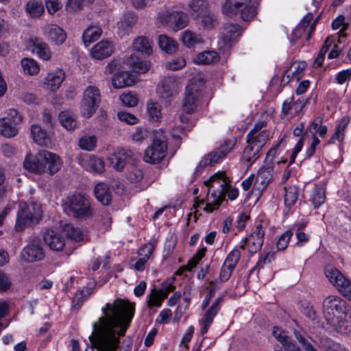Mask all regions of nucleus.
<instances>
[{"label": "nucleus", "instance_id": "obj_32", "mask_svg": "<svg viewBox=\"0 0 351 351\" xmlns=\"http://www.w3.org/2000/svg\"><path fill=\"white\" fill-rule=\"evenodd\" d=\"M94 193L97 199L103 205L108 206L111 203L112 195L109 185L106 183L97 184L94 189Z\"/></svg>", "mask_w": 351, "mask_h": 351}, {"label": "nucleus", "instance_id": "obj_3", "mask_svg": "<svg viewBox=\"0 0 351 351\" xmlns=\"http://www.w3.org/2000/svg\"><path fill=\"white\" fill-rule=\"evenodd\" d=\"M43 210L37 203L20 202L16 215L15 230L21 232L26 228L37 224L42 219Z\"/></svg>", "mask_w": 351, "mask_h": 351}, {"label": "nucleus", "instance_id": "obj_50", "mask_svg": "<svg viewBox=\"0 0 351 351\" xmlns=\"http://www.w3.org/2000/svg\"><path fill=\"white\" fill-rule=\"evenodd\" d=\"M25 11L32 18H38L45 12V8L41 2L29 1L25 5Z\"/></svg>", "mask_w": 351, "mask_h": 351}, {"label": "nucleus", "instance_id": "obj_11", "mask_svg": "<svg viewBox=\"0 0 351 351\" xmlns=\"http://www.w3.org/2000/svg\"><path fill=\"white\" fill-rule=\"evenodd\" d=\"M234 143L231 140H225L217 149L210 152L199 163V167L213 166L223 160L232 149Z\"/></svg>", "mask_w": 351, "mask_h": 351}, {"label": "nucleus", "instance_id": "obj_18", "mask_svg": "<svg viewBox=\"0 0 351 351\" xmlns=\"http://www.w3.org/2000/svg\"><path fill=\"white\" fill-rule=\"evenodd\" d=\"M306 103L307 100L300 98L295 100L292 96L283 102L282 114L286 117L293 118L302 111Z\"/></svg>", "mask_w": 351, "mask_h": 351}, {"label": "nucleus", "instance_id": "obj_46", "mask_svg": "<svg viewBox=\"0 0 351 351\" xmlns=\"http://www.w3.org/2000/svg\"><path fill=\"white\" fill-rule=\"evenodd\" d=\"M261 149L256 146L252 145L251 143H247L243 152V160L252 164L260 157V151Z\"/></svg>", "mask_w": 351, "mask_h": 351}, {"label": "nucleus", "instance_id": "obj_36", "mask_svg": "<svg viewBox=\"0 0 351 351\" xmlns=\"http://www.w3.org/2000/svg\"><path fill=\"white\" fill-rule=\"evenodd\" d=\"M165 299V295H162L161 290L153 288L147 295V305L150 309L160 307Z\"/></svg>", "mask_w": 351, "mask_h": 351}, {"label": "nucleus", "instance_id": "obj_8", "mask_svg": "<svg viewBox=\"0 0 351 351\" xmlns=\"http://www.w3.org/2000/svg\"><path fill=\"white\" fill-rule=\"evenodd\" d=\"M101 101L100 91L95 86H88L84 92L81 112L83 117H90L95 112Z\"/></svg>", "mask_w": 351, "mask_h": 351}, {"label": "nucleus", "instance_id": "obj_55", "mask_svg": "<svg viewBox=\"0 0 351 351\" xmlns=\"http://www.w3.org/2000/svg\"><path fill=\"white\" fill-rule=\"evenodd\" d=\"M97 142L95 136H84L79 140V146L82 149L92 151L95 148Z\"/></svg>", "mask_w": 351, "mask_h": 351}, {"label": "nucleus", "instance_id": "obj_6", "mask_svg": "<svg viewBox=\"0 0 351 351\" xmlns=\"http://www.w3.org/2000/svg\"><path fill=\"white\" fill-rule=\"evenodd\" d=\"M266 226V222L263 221H256L253 232L246 237L244 243L240 247L242 249L246 248L251 254L258 252L263 245Z\"/></svg>", "mask_w": 351, "mask_h": 351}, {"label": "nucleus", "instance_id": "obj_28", "mask_svg": "<svg viewBox=\"0 0 351 351\" xmlns=\"http://www.w3.org/2000/svg\"><path fill=\"white\" fill-rule=\"evenodd\" d=\"M127 179L134 184L137 191L145 190L149 186V182L144 178V174L141 169L132 167L127 173Z\"/></svg>", "mask_w": 351, "mask_h": 351}, {"label": "nucleus", "instance_id": "obj_16", "mask_svg": "<svg viewBox=\"0 0 351 351\" xmlns=\"http://www.w3.org/2000/svg\"><path fill=\"white\" fill-rule=\"evenodd\" d=\"M223 300V299L222 297L217 298L212 304L210 307L204 313L203 317L199 322L201 326L200 334L202 335H205L208 332L215 317L221 309Z\"/></svg>", "mask_w": 351, "mask_h": 351}, {"label": "nucleus", "instance_id": "obj_49", "mask_svg": "<svg viewBox=\"0 0 351 351\" xmlns=\"http://www.w3.org/2000/svg\"><path fill=\"white\" fill-rule=\"evenodd\" d=\"M21 66L26 75H34L40 71V66L38 62L32 58H25L21 60Z\"/></svg>", "mask_w": 351, "mask_h": 351}, {"label": "nucleus", "instance_id": "obj_26", "mask_svg": "<svg viewBox=\"0 0 351 351\" xmlns=\"http://www.w3.org/2000/svg\"><path fill=\"white\" fill-rule=\"evenodd\" d=\"M176 86L177 84L174 78L171 77H165L162 82V85L158 88V93L160 97L169 103L173 96L176 93Z\"/></svg>", "mask_w": 351, "mask_h": 351}, {"label": "nucleus", "instance_id": "obj_60", "mask_svg": "<svg viewBox=\"0 0 351 351\" xmlns=\"http://www.w3.org/2000/svg\"><path fill=\"white\" fill-rule=\"evenodd\" d=\"M234 269V267L223 263L219 271V280H218L219 283L228 281L230 279Z\"/></svg>", "mask_w": 351, "mask_h": 351}, {"label": "nucleus", "instance_id": "obj_12", "mask_svg": "<svg viewBox=\"0 0 351 351\" xmlns=\"http://www.w3.org/2000/svg\"><path fill=\"white\" fill-rule=\"evenodd\" d=\"M21 256L23 260L29 263L43 259L45 253L40 239L37 237H33L28 245L22 250Z\"/></svg>", "mask_w": 351, "mask_h": 351}, {"label": "nucleus", "instance_id": "obj_10", "mask_svg": "<svg viewBox=\"0 0 351 351\" xmlns=\"http://www.w3.org/2000/svg\"><path fill=\"white\" fill-rule=\"evenodd\" d=\"M158 19L161 23L169 25L172 27L175 31L183 29L188 23L187 15L179 11H165L158 14Z\"/></svg>", "mask_w": 351, "mask_h": 351}, {"label": "nucleus", "instance_id": "obj_51", "mask_svg": "<svg viewBox=\"0 0 351 351\" xmlns=\"http://www.w3.org/2000/svg\"><path fill=\"white\" fill-rule=\"evenodd\" d=\"M206 289L208 290V293L206 295L202 304V307L203 309H205L208 306L210 300L215 295V291L219 289V282L217 280H210L208 282V285L206 286Z\"/></svg>", "mask_w": 351, "mask_h": 351}, {"label": "nucleus", "instance_id": "obj_44", "mask_svg": "<svg viewBox=\"0 0 351 351\" xmlns=\"http://www.w3.org/2000/svg\"><path fill=\"white\" fill-rule=\"evenodd\" d=\"M147 113L149 119L153 122H158L161 118V106L154 101L149 100L147 103Z\"/></svg>", "mask_w": 351, "mask_h": 351}, {"label": "nucleus", "instance_id": "obj_41", "mask_svg": "<svg viewBox=\"0 0 351 351\" xmlns=\"http://www.w3.org/2000/svg\"><path fill=\"white\" fill-rule=\"evenodd\" d=\"M18 134L16 125L9 121L8 119H0V134L7 137L12 138Z\"/></svg>", "mask_w": 351, "mask_h": 351}, {"label": "nucleus", "instance_id": "obj_9", "mask_svg": "<svg viewBox=\"0 0 351 351\" xmlns=\"http://www.w3.org/2000/svg\"><path fill=\"white\" fill-rule=\"evenodd\" d=\"M211 183L208 180L205 182L206 185L209 187L206 200L197 199L195 203V206L199 207L206 202V206L204 208V210L207 213H212L213 210L218 209L224 199L223 190L219 188H217V190L214 189L215 188L210 186Z\"/></svg>", "mask_w": 351, "mask_h": 351}, {"label": "nucleus", "instance_id": "obj_38", "mask_svg": "<svg viewBox=\"0 0 351 351\" xmlns=\"http://www.w3.org/2000/svg\"><path fill=\"white\" fill-rule=\"evenodd\" d=\"M327 324L339 333L344 335L351 334V324L348 323V318L342 319L340 317H337V318Z\"/></svg>", "mask_w": 351, "mask_h": 351}, {"label": "nucleus", "instance_id": "obj_48", "mask_svg": "<svg viewBox=\"0 0 351 351\" xmlns=\"http://www.w3.org/2000/svg\"><path fill=\"white\" fill-rule=\"evenodd\" d=\"M132 48L134 51L150 55L152 49L149 40L144 36L136 38L132 44Z\"/></svg>", "mask_w": 351, "mask_h": 351}, {"label": "nucleus", "instance_id": "obj_17", "mask_svg": "<svg viewBox=\"0 0 351 351\" xmlns=\"http://www.w3.org/2000/svg\"><path fill=\"white\" fill-rule=\"evenodd\" d=\"M79 164L87 171L102 173L105 171V162L95 155H86L80 158Z\"/></svg>", "mask_w": 351, "mask_h": 351}, {"label": "nucleus", "instance_id": "obj_43", "mask_svg": "<svg viewBox=\"0 0 351 351\" xmlns=\"http://www.w3.org/2000/svg\"><path fill=\"white\" fill-rule=\"evenodd\" d=\"M158 45L162 50L170 54L175 53L178 47V43L166 35L158 36Z\"/></svg>", "mask_w": 351, "mask_h": 351}, {"label": "nucleus", "instance_id": "obj_1", "mask_svg": "<svg viewBox=\"0 0 351 351\" xmlns=\"http://www.w3.org/2000/svg\"><path fill=\"white\" fill-rule=\"evenodd\" d=\"M101 311L104 315L93 323L89 339L97 351H117L119 339L125 335L133 318L134 307L128 301L117 299L112 304L106 303Z\"/></svg>", "mask_w": 351, "mask_h": 351}, {"label": "nucleus", "instance_id": "obj_62", "mask_svg": "<svg viewBox=\"0 0 351 351\" xmlns=\"http://www.w3.org/2000/svg\"><path fill=\"white\" fill-rule=\"evenodd\" d=\"M326 199V195L324 190L319 189H317L311 197V200L315 208H319L322 205Z\"/></svg>", "mask_w": 351, "mask_h": 351}, {"label": "nucleus", "instance_id": "obj_33", "mask_svg": "<svg viewBox=\"0 0 351 351\" xmlns=\"http://www.w3.org/2000/svg\"><path fill=\"white\" fill-rule=\"evenodd\" d=\"M30 43L32 52L36 53L40 59L43 60L50 59L51 53L47 43L36 38L32 39Z\"/></svg>", "mask_w": 351, "mask_h": 351}, {"label": "nucleus", "instance_id": "obj_19", "mask_svg": "<svg viewBox=\"0 0 351 351\" xmlns=\"http://www.w3.org/2000/svg\"><path fill=\"white\" fill-rule=\"evenodd\" d=\"M44 36L57 45H62L66 38L65 31L56 24H47L43 28Z\"/></svg>", "mask_w": 351, "mask_h": 351}, {"label": "nucleus", "instance_id": "obj_27", "mask_svg": "<svg viewBox=\"0 0 351 351\" xmlns=\"http://www.w3.org/2000/svg\"><path fill=\"white\" fill-rule=\"evenodd\" d=\"M44 164L45 173L53 175L58 172L62 167V162L58 155L47 150H44Z\"/></svg>", "mask_w": 351, "mask_h": 351}, {"label": "nucleus", "instance_id": "obj_34", "mask_svg": "<svg viewBox=\"0 0 351 351\" xmlns=\"http://www.w3.org/2000/svg\"><path fill=\"white\" fill-rule=\"evenodd\" d=\"M112 86L115 88H122L134 84L133 76L127 71L117 73L112 78Z\"/></svg>", "mask_w": 351, "mask_h": 351}, {"label": "nucleus", "instance_id": "obj_30", "mask_svg": "<svg viewBox=\"0 0 351 351\" xmlns=\"http://www.w3.org/2000/svg\"><path fill=\"white\" fill-rule=\"evenodd\" d=\"M208 7L207 0H190L187 10L193 19H197L208 12Z\"/></svg>", "mask_w": 351, "mask_h": 351}, {"label": "nucleus", "instance_id": "obj_40", "mask_svg": "<svg viewBox=\"0 0 351 351\" xmlns=\"http://www.w3.org/2000/svg\"><path fill=\"white\" fill-rule=\"evenodd\" d=\"M325 275L329 282L335 287L346 278L339 270L331 265L325 267Z\"/></svg>", "mask_w": 351, "mask_h": 351}, {"label": "nucleus", "instance_id": "obj_15", "mask_svg": "<svg viewBox=\"0 0 351 351\" xmlns=\"http://www.w3.org/2000/svg\"><path fill=\"white\" fill-rule=\"evenodd\" d=\"M134 152L128 149L117 148L109 157L110 166L117 171L123 169L127 163L133 159Z\"/></svg>", "mask_w": 351, "mask_h": 351}, {"label": "nucleus", "instance_id": "obj_24", "mask_svg": "<svg viewBox=\"0 0 351 351\" xmlns=\"http://www.w3.org/2000/svg\"><path fill=\"white\" fill-rule=\"evenodd\" d=\"M273 169L270 167H263L261 169L254 178L253 184V191L262 192L266 189L272 178Z\"/></svg>", "mask_w": 351, "mask_h": 351}, {"label": "nucleus", "instance_id": "obj_4", "mask_svg": "<svg viewBox=\"0 0 351 351\" xmlns=\"http://www.w3.org/2000/svg\"><path fill=\"white\" fill-rule=\"evenodd\" d=\"M252 0H226L222 5V13L227 16L240 14L245 21L252 20L256 14L255 7L250 5Z\"/></svg>", "mask_w": 351, "mask_h": 351}, {"label": "nucleus", "instance_id": "obj_20", "mask_svg": "<svg viewBox=\"0 0 351 351\" xmlns=\"http://www.w3.org/2000/svg\"><path fill=\"white\" fill-rule=\"evenodd\" d=\"M199 94L194 86L191 85L186 87L185 97L182 105V112L187 114L193 113L197 108V102Z\"/></svg>", "mask_w": 351, "mask_h": 351}, {"label": "nucleus", "instance_id": "obj_31", "mask_svg": "<svg viewBox=\"0 0 351 351\" xmlns=\"http://www.w3.org/2000/svg\"><path fill=\"white\" fill-rule=\"evenodd\" d=\"M270 138L271 132L268 130L259 132H249L246 136V141L247 143H251L262 149Z\"/></svg>", "mask_w": 351, "mask_h": 351}, {"label": "nucleus", "instance_id": "obj_2", "mask_svg": "<svg viewBox=\"0 0 351 351\" xmlns=\"http://www.w3.org/2000/svg\"><path fill=\"white\" fill-rule=\"evenodd\" d=\"M62 206L64 213L73 218L88 219L93 215V208L89 199L80 193L69 194Z\"/></svg>", "mask_w": 351, "mask_h": 351}, {"label": "nucleus", "instance_id": "obj_23", "mask_svg": "<svg viewBox=\"0 0 351 351\" xmlns=\"http://www.w3.org/2000/svg\"><path fill=\"white\" fill-rule=\"evenodd\" d=\"M64 78V71L60 69H56L47 74L45 78L43 87L47 90L56 91L60 88Z\"/></svg>", "mask_w": 351, "mask_h": 351}, {"label": "nucleus", "instance_id": "obj_54", "mask_svg": "<svg viewBox=\"0 0 351 351\" xmlns=\"http://www.w3.org/2000/svg\"><path fill=\"white\" fill-rule=\"evenodd\" d=\"M348 125V122L346 121H342L340 124H339L335 130L328 141V144L335 143V140L339 141L340 143H342L344 136H345V130Z\"/></svg>", "mask_w": 351, "mask_h": 351}, {"label": "nucleus", "instance_id": "obj_61", "mask_svg": "<svg viewBox=\"0 0 351 351\" xmlns=\"http://www.w3.org/2000/svg\"><path fill=\"white\" fill-rule=\"evenodd\" d=\"M65 231L68 237L75 241H80L83 239V233L78 228L68 225L65 228Z\"/></svg>", "mask_w": 351, "mask_h": 351}, {"label": "nucleus", "instance_id": "obj_21", "mask_svg": "<svg viewBox=\"0 0 351 351\" xmlns=\"http://www.w3.org/2000/svg\"><path fill=\"white\" fill-rule=\"evenodd\" d=\"M45 244L53 251H62L65 245V240L58 232L53 230H47L43 234Z\"/></svg>", "mask_w": 351, "mask_h": 351}, {"label": "nucleus", "instance_id": "obj_14", "mask_svg": "<svg viewBox=\"0 0 351 351\" xmlns=\"http://www.w3.org/2000/svg\"><path fill=\"white\" fill-rule=\"evenodd\" d=\"M43 158L44 150L39 151L34 155L28 153L23 161V167L34 174H43L46 172Z\"/></svg>", "mask_w": 351, "mask_h": 351}, {"label": "nucleus", "instance_id": "obj_29", "mask_svg": "<svg viewBox=\"0 0 351 351\" xmlns=\"http://www.w3.org/2000/svg\"><path fill=\"white\" fill-rule=\"evenodd\" d=\"M272 335L282 344L285 351H295V349L300 348L297 343L287 335L286 331L278 326L273 328Z\"/></svg>", "mask_w": 351, "mask_h": 351}, {"label": "nucleus", "instance_id": "obj_25", "mask_svg": "<svg viewBox=\"0 0 351 351\" xmlns=\"http://www.w3.org/2000/svg\"><path fill=\"white\" fill-rule=\"evenodd\" d=\"M112 53V43L104 40L94 45L90 51L92 58L96 60L107 58L110 57Z\"/></svg>", "mask_w": 351, "mask_h": 351}, {"label": "nucleus", "instance_id": "obj_53", "mask_svg": "<svg viewBox=\"0 0 351 351\" xmlns=\"http://www.w3.org/2000/svg\"><path fill=\"white\" fill-rule=\"evenodd\" d=\"M293 334L305 351H317L311 343L310 337L305 332L295 330Z\"/></svg>", "mask_w": 351, "mask_h": 351}, {"label": "nucleus", "instance_id": "obj_13", "mask_svg": "<svg viewBox=\"0 0 351 351\" xmlns=\"http://www.w3.org/2000/svg\"><path fill=\"white\" fill-rule=\"evenodd\" d=\"M209 182H212L210 186L213 188H220L224 191V195L227 193L228 198L233 201L238 197L239 190L232 188L229 185L230 180L226 177L224 172H217L208 180Z\"/></svg>", "mask_w": 351, "mask_h": 351}, {"label": "nucleus", "instance_id": "obj_57", "mask_svg": "<svg viewBox=\"0 0 351 351\" xmlns=\"http://www.w3.org/2000/svg\"><path fill=\"white\" fill-rule=\"evenodd\" d=\"M133 58H128L127 59V64H128L133 70L134 72L138 73H144L149 69V65L146 62L139 60L137 63L133 62Z\"/></svg>", "mask_w": 351, "mask_h": 351}, {"label": "nucleus", "instance_id": "obj_45", "mask_svg": "<svg viewBox=\"0 0 351 351\" xmlns=\"http://www.w3.org/2000/svg\"><path fill=\"white\" fill-rule=\"evenodd\" d=\"M182 41L187 47H193L197 44L204 43V40L199 34L190 30H185L182 33Z\"/></svg>", "mask_w": 351, "mask_h": 351}, {"label": "nucleus", "instance_id": "obj_58", "mask_svg": "<svg viewBox=\"0 0 351 351\" xmlns=\"http://www.w3.org/2000/svg\"><path fill=\"white\" fill-rule=\"evenodd\" d=\"M293 236V232L291 230L285 231L278 239L276 243V247L278 250H285L290 241L291 238Z\"/></svg>", "mask_w": 351, "mask_h": 351}, {"label": "nucleus", "instance_id": "obj_42", "mask_svg": "<svg viewBox=\"0 0 351 351\" xmlns=\"http://www.w3.org/2000/svg\"><path fill=\"white\" fill-rule=\"evenodd\" d=\"M219 56L215 51H205L199 53L195 58V62L198 64H210L218 61Z\"/></svg>", "mask_w": 351, "mask_h": 351}, {"label": "nucleus", "instance_id": "obj_5", "mask_svg": "<svg viewBox=\"0 0 351 351\" xmlns=\"http://www.w3.org/2000/svg\"><path fill=\"white\" fill-rule=\"evenodd\" d=\"M167 143L162 132L154 133L152 143L145 151L144 160L152 164L159 163L167 155Z\"/></svg>", "mask_w": 351, "mask_h": 351}, {"label": "nucleus", "instance_id": "obj_64", "mask_svg": "<svg viewBox=\"0 0 351 351\" xmlns=\"http://www.w3.org/2000/svg\"><path fill=\"white\" fill-rule=\"evenodd\" d=\"M120 99L123 105L128 107H134L138 103V99L136 95L130 93L122 94L120 96Z\"/></svg>", "mask_w": 351, "mask_h": 351}, {"label": "nucleus", "instance_id": "obj_22", "mask_svg": "<svg viewBox=\"0 0 351 351\" xmlns=\"http://www.w3.org/2000/svg\"><path fill=\"white\" fill-rule=\"evenodd\" d=\"M137 22V16L134 13L125 12L117 23L118 35L123 38L128 36Z\"/></svg>", "mask_w": 351, "mask_h": 351}, {"label": "nucleus", "instance_id": "obj_59", "mask_svg": "<svg viewBox=\"0 0 351 351\" xmlns=\"http://www.w3.org/2000/svg\"><path fill=\"white\" fill-rule=\"evenodd\" d=\"M241 258V252L238 248H235L232 250L227 256L225 259V263L233 267H236L237 263H239Z\"/></svg>", "mask_w": 351, "mask_h": 351}, {"label": "nucleus", "instance_id": "obj_52", "mask_svg": "<svg viewBox=\"0 0 351 351\" xmlns=\"http://www.w3.org/2000/svg\"><path fill=\"white\" fill-rule=\"evenodd\" d=\"M285 204L287 207H291L298 199V189L295 186L285 187Z\"/></svg>", "mask_w": 351, "mask_h": 351}, {"label": "nucleus", "instance_id": "obj_39", "mask_svg": "<svg viewBox=\"0 0 351 351\" xmlns=\"http://www.w3.org/2000/svg\"><path fill=\"white\" fill-rule=\"evenodd\" d=\"M102 30L97 26H90L82 35V40L86 47H88L91 43L98 40L101 36Z\"/></svg>", "mask_w": 351, "mask_h": 351}, {"label": "nucleus", "instance_id": "obj_47", "mask_svg": "<svg viewBox=\"0 0 351 351\" xmlns=\"http://www.w3.org/2000/svg\"><path fill=\"white\" fill-rule=\"evenodd\" d=\"M58 118L60 124L66 130H71L76 127L77 121L72 112L69 111L61 112Z\"/></svg>", "mask_w": 351, "mask_h": 351}, {"label": "nucleus", "instance_id": "obj_37", "mask_svg": "<svg viewBox=\"0 0 351 351\" xmlns=\"http://www.w3.org/2000/svg\"><path fill=\"white\" fill-rule=\"evenodd\" d=\"M31 134L34 142L40 145H47L49 143V135L39 125H32Z\"/></svg>", "mask_w": 351, "mask_h": 351}, {"label": "nucleus", "instance_id": "obj_35", "mask_svg": "<svg viewBox=\"0 0 351 351\" xmlns=\"http://www.w3.org/2000/svg\"><path fill=\"white\" fill-rule=\"evenodd\" d=\"M242 32L243 29L239 25H226L222 36L223 42L226 43L232 42L241 34Z\"/></svg>", "mask_w": 351, "mask_h": 351}, {"label": "nucleus", "instance_id": "obj_56", "mask_svg": "<svg viewBox=\"0 0 351 351\" xmlns=\"http://www.w3.org/2000/svg\"><path fill=\"white\" fill-rule=\"evenodd\" d=\"M306 67L305 62L295 61L290 65L289 69L292 71L291 75H295V78L299 81L302 77Z\"/></svg>", "mask_w": 351, "mask_h": 351}, {"label": "nucleus", "instance_id": "obj_63", "mask_svg": "<svg viewBox=\"0 0 351 351\" xmlns=\"http://www.w3.org/2000/svg\"><path fill=\"white\" fill-rule=\"evenodd\" d=\"M149 132L147 129L143 128H136L134 132L132 134L131 137L132 141L137 143H142L147 138Z\"/></svg>", "mask_w": 351, "mask_h": 351}, {"label": "nucleus", "instance_id": "obj_7", "mask_svg": "<svg viewBox=\"0 0 351 351\" xmlns=\"http://www.w3.org/2000/svg\"><path fill=\"white\" fill-rule=\"evenodd\" d=\"M348 307L346 302L338 295H329L323 301V313L327 323L338 315L343 313Z\"/></svg>", "mask_w": 351, "mask_h": 351}]
</instances>
